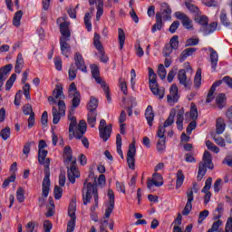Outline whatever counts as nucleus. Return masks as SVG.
I'll use <instances>...</instances> for the list:
<instances>
[{
	"instance_id": "13",
	"label": "nucleus",
	"mask_w": 232,
	"mask_h": 232,
	"mask_svg": "<svg viewBox=\"0 0 232 232\" xmlns=\"http://www.w3.org/2000/svg\"><path fill=\"white\" fill-rule=\"evenodd\" d=\"M93 44L101 54L100 61L104 63H108V56H106L104 47L102 46V43H101V35L97 33L94 34Z\"/></svg>"
},
{
	"instance_id": "60",
	"label": "nucleus",
	"mask_w": 232,
	"mask_h": 232,
	"mask_svg": "<svg viewBox=\"0 0 232 232\" xmlns=\"http://www.w3.org/2000/svg\"><path fill=\"white\" fill-rule=\"evenodd\" d=\"M119 82L121 92L124 93V95H128V85L126 84V81H124L123 78H120Z\"/></svg>"
},
{
	"instance_id": "44",
	"label": "nucleus",
	"mask_w": 232,
	"mask_h": 232,
	"mask_svg": "<svg viewBox=\"0 0 232 232\" xmlns=\"http://www.w3.org/2000/svg\"><path fill=\"white\" fill-rule=\"evenodd\" d=\"M22 18H23V11L16 12L13 18L14 26H16V28H19V26H21V19Z\"/></svg>"
},
{
	"instance_id": "40",
	"label": "nucleus",
	"mask_w": 232,
	"mask_h": 232,
	"mask_svg": "<svg viewBox=\"0 0 232 232\" xmlns=\"http://www.w3.org/2000/svg\"><path fill=\"white\" fill-rule=\"evenodd\" d=\"M98 106H99V101L96 98L91 97V100L87 106V110L89 111H97Z\"/></svg>"
},
{
	"instance_id": "50",
	"label": "nucleus",
	"mask_w": 232,
	"mask_h": 232,
	"mask_svg": "<svg viewBox=\"0 0 232 232\" xmlns=\"http://www.w3.org/2000/svg\"><path fill=\"white\" fill-rule=\"evenodd\" d=\"M16 198L20 203L24 202V188L22 187H19L16 191Z\"/></svg>"
},
{
	"instance_id": "47",
	"label": "nucleus",
	"mask_w": 232,
	"mask_h": 232,
	"mask_svg": "<svg viewBox=\"0 0 232 232\" xmlns=\"http://www.w3.org/2000/svg\"><path fill=\"white\" fill-rule=\"evenodd\" d=\"M158 75L160 79H161L162 81L166 79L167 72H166V68L164 67V64L162 63H160L158 67Z\"/></svg>"
},
{
	"instance_id": "46",
	"label": "nucleus",
	"mask_w": 232,
	"mask_h": 232,
	"mask_svg": "<svg viewBox=\"0 0 232 232\" xmlns=\"http://www.w3.org/2000/svg\"><path fill=\"white\" fill-rule=\"evenodd\" d=\"M77 69L73 63L71 64L69 69V81H73L77 77Z\"/></svg>"
},
{
	"instance_id": "63",
	"label": "nucleus",
	"mask_w": 232,
	"mask_h": 232,
	"mask_svg": "<svg viewBox=\"0 0 232 232\" xmlns=\"http://www.w3.org/2000/svg\"><path fill=\"white\" fill-rule=\"evenodd\" d=\"M53 193H54V198L56 200H59V198H61V197H63V188H61L59 186L56 185L54 187Z\"/></svg>"
},
{
	"instance_id": "22",
	"label": "nucleus",
	"mask_w": 232,
	"mask_h": 232,
	"mask_svg": "<svg viewBox=\"0 0 232 232\" xmlns=\"http://www.w3.org/2000/svg\"><path fill=\"white\" fill-rule=\"evenodd\" d=\"M168 102H179V87L173 84L169 89V94L167 96Z\"/></svg>"
},
{
	"instance_id": "33",
	"label": "nucleus",
	"mask_w": 232,
	"mask_h": 232,
	"mask_svg": "<svg viewBox=\"0 0 232 232\" xmlns=\"http://www.w3.org/2000/svg\"><path fill=\"white\" fill-rule=\"evenodd\" d=\"M176 189H179L182 187V185L184 184V179H186L182 169L178 170V172L176 173Z\"/></svg>"
},
{
	"instance_id": "2",
	"label": "nucleus",
	"mask_w": 232,
	"mask_h": 232,
	"mask_svg": "<svg viewBox=\"0 0 232 232\" xmlns=\"http://www.w3.org/2000/svg\"><path fill=\"white\" fill-rule=\"evenodd\" d=\"M76 109L77 108H73V106H71L68 114V120L71 121L69 124L70 140H72L73 137H75V139H82V136L84 135V133H86V121L81 120L79 124L77 125V118L73 116Z\"/></svg>"
},
{
	"instance_id": "37",
	"label": "nucleus",
	"mask_w": 232,
	"mask_h": 232,
	"mask_svg": "<svg viewBox=\"0 0 232 232\" xmlns=\"http://www.w3.org/2000/svg\"><path fill=\"white\" fill-rule=\"evenodd\" d=\"M118 41L120 44V50H122V48H124V43H126V34L122 28L118 29Z\"/></svg>"
},
{
	"instance_id": "26",
	"label": "nucleus",
	"mask_w": 232,
	"mask_h": 232,
	"mask_svg": "<svg viewBox=\"0 0 232 232\" xmlns=\"http://www.w3.org/2000/svg\"><path fill=\"white\" fill-rule=\"evenodd\" d=\"M210 52V62H211V68L216 71L217 70V64H218V53L215 51L213 48L208 49Z\"/></svg>"
},
{
	"instance_id": "55",
	"label": "nucleus",
	"mask_w": 232,
	"mask_h": 232,
	"mask_svg": "<svg viewBox=\"0 0 232 232\" xmlns=\"http://www.w3.org/2000/svg\"><path fill=\"white\" fill-rule=\"evenodd\" d=\"M179 69L177 68V67H173L170 71H169V74H168V76H167V81L169 82H173V79H175V76L177 75V71H178Z\"/></svg>"
},
{
	"instance_id": "7",
	"label": "nucleus",
	"mask_w": 232,
	"mask_h": 232,
	"mask_svg": "<svg viewBox=\"0 0 232 232\" xmlns=\"http://www.w3.org/2000/svg\"><path fill=\"white\" fill-rule=\"evenodd\" d=\"M107 197H109V204L107 206V208L105 209L103 220L101 225L104 227L108 226V218H110V216L111 215V213H113V209H115V193H113L112 189L108 190Z\"/></svg>"
},
{
	"instance_id": "53",
	"label": "nucleus",
	"mask_w": 232,
	"mask_h": 232,
	"mask_svg": "<svg viewBox=\"0 0 232 232\" xmlns=\"http://www.w3.org/2000/svg\"><path fill=\"white\" fill-rule=\"evenodd\" d=\"M101 86L106 95L108 102H111V96H110V86H108V83L106 82H103Z\"/></svg>"
},
{
	"instance_id": "34",
	"label": "nucleus",
	"mask_w": 232,
	"mask_h": 232,
	"mask_svg": "<svg viewBox=\"0 0 232 232\" xmlns=\"http://www.w3.org/2000/svg\"><path fill=\"white\" fill-rule=\"evenodd\" d=\"M216 128V133H218V135H222V133H224L226 130V122H224V119L218 118L217 120Z\"/></svg>"
},
{
	"instance_id": "24",
	"label": "nucleus",
	"mask_w": 232,
	"mask_h": 232,
	"mask_svg": "<svg viewBox=\"0 0 232 232\" xmlns=\"http://www.w3.org/2000/svg\"><path fill=\"white\" fill-rule=\"evenodd\" d=\"M60 33L62 37L65 39H70L72 34L70 33V24L68 22H63L60 24Z\"/></svg>"
},
{
	"instance_id": "42",
	"label": "nucleus",
	"mask_w": 232,
	"mask_h": 232,
	"mask_svg": "<svg viewBox=\"0 0 232 232\" xmlns=\"http://www.w3.org/2000/svg\"><path fill=\"white\" fill-rule=\"evenodd\" d=\"M194 84L197 88H200L202 84V69L198 68L197 70L195 78H194Z\"/></svg>"
},
{
	"instance_id": "62",
	"label": "nucleus",
	"mask_w": 232,
	"mask_h": 232,
	"mask_svg": "<svg viewBox=\"0 0 232 232\" xmlns=\"http://www.w3.org/2000/svg\"><path fill=\"white\" fill-rule=\"evenodd\" d=\"M166 127L160 125L157 132L158 139H166Z\"/></svg>"
},
{
	"instance_id": "5",
	"label": "nucleus",
	"mask_w": 232,
	"mask_h": 232,
	"mask_svg": "<svg viewBox=\"0 0 232 232\" xmlns=\"http://www.w3.org/2000/svg\"><path fill=\"white\" fill-rule=\"evenodd\" d=\"M149 70V86L150 88L151 92L159 99H164L165 89L164 87H160L157 82V74L155 71L151 67L148 68Z\"/></svg>"
},
{
	"instance_id": "8",
	"label": "nucleus",
	"mask_w": 232,
	"mask_h": 232,
	"mask_svg": "<svg viewBox=\"0 0 232 232\" xmlns=\"http://www.w3.org/2000/svg\"><path fill=\"white\" fill-rule=\"evenodd\" d=\"M193 192L198 193V184H197V182H194L193 187L191 188H188L187 191V204L182 211V215H184L185 217H188V215L191 213V209H193V205L191 204V202H193L195 198L193 196Z\"/></svg>"
},
{
	"instance_id": "12",
	"label": "nucleus",
	"mask_w": 232,
	"mask_h": 232,
	"mask_svg": "<svg viewBox=\"0 0 232 232\" xmlns=\"http://www.w3.org/2000/svg\"><path fill=\"white\" fill-rule=\"evenodd\" d=\"M112 125H106V120H101L99 125L100 137L102 139L103 142H106L108 139L111 136Z\"/></svg>"
},
{
	"instance_id": "29",
	"label": "nucleus",
	"mask_w": 232,
	"mask_h": 232,
	"mask_svg": "<svg viewBox=\"0 0 232 232\" xmlns=\"http://www.w3.org/2000/svg\"><path fill=\"white\" fill-rule=\"evenodd\" d=\"M164 20L160 18V14H156V23L152 25L151 32L155 34L157 30H162V26H164Z\"/></svg>"
},
{
	"instance_id": "45",
	"label": "nucleus",
	"mask_w": 232,
	"mask_h": 232,
	"mask_svg": "<svg viewBox=\"0 0 232 232\" xmlns=\"http://www.w3.org/2000/svg\"><path fill=\"white\" fill-rule=\"evenodd\" d=\"M15 79H17V74L13 73L11 77L7 80L5 83L6 92H10V90H12V86H14V82H15Z\"/></svg>"
},
{
	"instance_id": "36",
	"label": "nucleus",
	"mask_w": 232,
	"mask_h": 232,
	"mask_svg": "<svg viewBox=\"0 0 232 232\" xmlns=\"http://www.w3.org/2000/svg\"><path fill=\"white\" fill-rule=\"evenodd\" d=\"M185 6L188 8L190 14H193L195 17L198 15L200 13V9L191 2H185Z\"/></svg>"
},
{
	"instance_id": "17",
	"label": "nucleus",
	"mask_w": 232,
	"mask_h": 232,
	"mask_svg": "<svg viewBox=\"0 0 232 232\" xmlns=\"http://www.w3.org/2000/svg\"><path fill=\"white\" fill-rule=\"evenodd\" d=\"M178 80L179 82V84L181 86H184L186 90H191V78H188V75L186 74V70L181 69L178 72Z\"/></svg>"
},
{
	"instance_id": "16",
	"label": "nucleus",
	"mask_w": 232,
	"mask_h": 232,
	"mask_svg": "<svg viewBox=\"0 0 232 232\" xmlns=\"http://www.w3.org/2000/svg\"><path fill=\"white\" fill-rule=\"evenodd\" d=\"M171 7L169 6V4L163 2L160 4V12H158L156 14H160V19L163 21H171V14H172Z\"/></svg>"
},
{
	"instance_id": "27",
	"label": "nucleus",
	"mask_w": 232,
	"mask_h": 232,
	"mask_svg": "<svg viewBox=\"0 0 232 232\" xmlns=\"http://www.w3.org/2000/svg\"><path fill=\"white\" fill-rule=\"evenodd\" d=\"M145 118L149 126H153V119H155V113H153V107L149 105L145 111Z\"/></svg>"
},
{
	"instance_id": "59",
	"label": "nucleus",
	"mask_w": 232,
	"mask_h": 232,
	"mask_svg": "<svg viewBox=\"0 0 232 232\" xmlns=\"http://www.w3.org/2000/svg\"><path fill=\"white\" fill-rule=\"evenodd\" d=\"M198 43V38H188L185 43V47L188 48V46H197Z\"/></svg>"
},
{
	"instance_id": "41",
	"label": "nucleus",
	"mask_w": 232,
	"mask_h": 232,
	"mask_svg": "<svg viewBox=\"0 0 232 232\" xmlns=\"http://www.w3.org/2000/svg\"><path fill=\"white\" fill-rule=\"evenodd\" d=\"M222 213H224V203H218L217 208L215 209L214 220L222 218Z\"/></svg>"
},
{
	"instance_id": "20",
	"label": "nucleus",
	"mask_w": 232,
	"mask_h": 232,
	"mask_svg": "<svg viewBox=\"0 0 232 232\" xmlns=\"http://www.w3.org/2000/svg\"><path fill=\"white\" fill-rule=\"evenodd\" d=\"M74 61L78 70H81L84 73L88 72V69L86 68V63H84V58H82V54H81V53H75Z\"/></svg>"
},
{
	"instance_id": "48",
	"label": "nucleus",
	"mask_w": 232,
	"mask_h": 232,
	"mask_svg": "<svg viewBox=\"0 0 232 232\" xmlns=\"http://www.w3.org/2000/svg\"><path fill=\"white\" fill-rule=\"evenodd\" d=\"M90 19H92V13H86L84 15V24L88 32H92V22H90Z\"/></svg>"
},
{
	"instance_id": "38",
	"label": "nucleus",
	"mask_w": 232,
	"mask_h": 232,
	"mask_svg": "<svg viewBox=\"0 0 232 232\" xmlns=\"http://www.w3.org/2000/svg\"><path fill=\"white\" fill-rule=\"evenodd\" d=\"M116 148L118 155H120L121 159H124V154L122 153V137L121 134H117L116 136Z\"/></svg>"
},
{
	"instance_id": "14",
	"label": "nucleus",
	"mask_w": 232,
	"mask_h": 232,
	"mask_svg": "<svg viewBox=\"0 0 232 232\" xmlns=\"http://www.w3.org/2000/svg\"><path fill=\"white\" fill-rule=\"evenodd\" d=\"M135 155H137V148L134 143H130L127 151V163L130 169H135Z\"/></svg>"
},
{
	"instance_id": "39",
	"label": "nucleus",
	"mask_w": 232,
	"mask_h": 232,
	"mask_svg": "<svg viewBox=\"0 0 232 232\" xmlns=\"http://www.w3.org/2000/svg\"><path fill=\"white\" fill-rule=\"evenodd\" d=\"M175 115H177V111H175V109H172L168 119L165 121L163 124L164 128H168V126H171V124L175 122Z\"/></svg>"
},
{
	"instance_id": "10",
	"label": "nucleus",
	"mask_w": 232,
	"mask_h": 232,
	"mask_svg": "<svg viewBox=\"0 0 232 232\" xmlns=\"http://www.w3.org/2000/svg\"><path fill=\"white\" fill-rule=\"evenodd\" d=\"M69 98L72 99L71 102L73 108H79V105L81 104V92L77 91V86L75 85V82H72L69 86Z\"/></svg>"
},
{
	"instance_id": "52",
	"label": "nucleus",
	"mask_w": 232,
	"mask_h": 232,
	"mask_svg": "<svg viewBox=\"0 0 232 232\" xmlns=\"http://www.w3.org/2000/svg\"><path fill=\"white\" fill-rule=\"evenodd\" d=\"M220 21L223 26H230L231 23L227 20V14L226 11H222L220 14Z\"/></svg>"
},
{
	"instance_id": "54",
	"label": "nucleus",
	"mask_w": 232,
	"mask_h": 232,
	"mask_svg": "<svg viewBox=\"0 0 232 232\" xmlns=\"http://www.w3.org/2000/svg\"><path fill=\"white\" fill-rule=\"evenodd\" d=\"M169 46L172 47L173 50H178L179 48V35H174L169 41Z\"/></svg>"
},
{
	"instance_id": "11",
	"label": "nucleus",
	"mask_w": 232,
	"mask_h": 232,
	"mask_svg": "<svg viewBox=\"0 0 232 232\" xmlns=\"http://www.w3.org/2000/svg\"><path fill=\"white\" fill-rule=\"evenodd\" d=\"M75 211H77V203L75 200H72L70 203L68 209V215L71 218V220L67 225V232H73V229H75V220L77 219V217H75Z\"/></svg>"
},
{
	"instance_id": "49",
	"label": "nucleus",
	"mask_w": 232,
	"mask_h": 232,
	"mask_svg": "<svg viewBox=\"0 0 232 232\" xmlns=\"http://www.w3.org/2000/svg\"><path fill=\"white\" fill-rule=\"evenodd\" d=\"M190 119H192V121H197V119H198V111L197 110V105L195 103H192L190 108Z\"/></svg>"
},
{
	"instance_id": "32",
	"label": "nucleus",
	"mask_w": 232,
	"mask_h": 232,
	"mask_svg": "<svg viewBox=\"0 0 232 232\" xmlns=\"http://www.w3.org/2000/svg\"><path fill=\"white\" fill-rule=\"evenodd\" d=\"M53 96L54 99H60L59 101H63V99L65 98L64 92H63V85H56L55 89L53 91Z\"/></svg>"
},
{
	"instance_id": "28",
	"label": "nucleus",
	"mask_w": 232,
	"mask_h": 232,
	"mask_svg": "<svg viewBox=\"0 0 232 232\" xmlns=\"http://www.w3.org/2000/svg\"><path fill=\"white\" fill-rule=\"evenodd\" d=\"M178 130L182 131L184 126V109H180L177 111V121Z\"/></svg>"
},
{
	"instance_id": "19",
	"label": "nucleus",
	"mask_w": 232,
	"mask_h": 232,
	"mask_svg": "<svg viewBox=\"0 0 232 232\" xmlns=\"http://www.w3.org/2000/svg\"><path fill=\"white\" fill-rule=\"evenodd\" d=\"M89 5L93 6L96 5L97 13H96V21H101V16L104 14V1L102 0H89Z\"/></svg>"
},
{
	"instance_id": "3",
	"label": "nucleus",
	"mask_w": 232,
	"mask_h": 232,
	"mask_svg": "<svg viewBox=\"0 0 232 232\" xmlns=\"http://www.w3.org/2000/svg\"><path fill=\"white\" fill-rule=\"evenodd\" d=\"M82 191L84 206H88V204L92 202V195H93L94 207H92L91 210L94 211L95 208H99V191L97 190V183L88 182V179H86L83 183V188Z\"/></svg>"
},
{
	"instance_id": "1",
	"label": "nucleus",
	"mask_w": 232,
	"mask_h": 232,
	"mask_svg": "<svg viewBox=\"0 0 232 232\" xmlns=\"http://www.w3.org/2000/svg\"><path fill=\"white\" fill-rule=\"evenodd\" d=\"M48 145L44 140H41L38 144V162L44 167V178L42 183L43 197L46 198L50 193V158L48 156V150H44Z\"/></svg>"
},
{
	"instance_id": "18",
	"label": "nucleus",
	"mask_w": 232,
	"mask_h": 232,
	"mask_svg": "<svg viewBox=\"0 0 232 232\" xmlns=\"http://www.w3.org/2000/svg\"><path fill=\"white\" fill-rule=\"evenodd\" d=\"M164 180L162 179V175L159 173H154L152 176V179H148L147 181V188L148 189H151L153 186H156L157 188H160V186H163Z\"/></svg>"
},
{
	"instance_id": "30",
	"label": "nucleus",
	"mask_w": 232,
	"mask_h": 232,
	"mask_svg": "<svg viewBox=\"0 0 232 232\" xmlns=\"http://www.w3.org/2000/svg\"><path fill=\"white\" fill-rule=\"evenodd\" d=\"M23 66H24V60L23 59V54L19 53L14 66L15 73H21V72H23Z\"/></svg>"
},
{
	"instance_id": "25",
	"label": "nucleus",
	"mask_w": 232,
	"mask_h": 232,
	"mask_svg": "<svg viewBox=\"0 0 232 232\" xmlns=\"http://www.w3.org/2000/svg\"><path fill=\"white\" fill-rule=\"evenodd\" d=\"M197 52V48L195 47H189L182 51L181 54L179 55V63H184L188 57H190V55H193Z\"/></svg>"
},
{
	"instance_id": "21",
	"label": "nucleus",
	"mask_w": 232,
	"mask_h": 232,
	"mask_svg": "<svg viewBox=\"0 0 232 232\" xmlns=\"http://www.w3.org/2000/svg\"><path fill=\"white\" fill-rule=\"evenodd\" d=\"M68 41H70V38H64V37H61L60 38V48H61V52L65 56V57H69V53L72 50V47L70 46V44H68Z\"/></svg>"
},
{
	"instance_id": "9",
	"label": "nucleus",
	"mask_w": 232,
	"mask_h": 232,
	"mask_svg": "<svg viewBox=\"0 0 232 232\" xmlns=\"http://www.w3.org/2000/svg\"><path fill=\"white\" fill-rule=\"evenodd\" d=\"M52 113L53 123L59 124L61 117H64V115H66V103H64V101H58V110L57 107L53 106Z\"/></svg>"
},
{
	"instance_id": "56",
	"label": "nucleus",
	"mask_w": 232,
	"mask_h": 232,
	"mask_svg": "<svg viewBox=\"0 0 232 232\" xmlns=\"http://www.w3.org/2000/svg\"><path fill=\"white\" fill-rule=\"evenodd\" d=\"M157 150L160 152H162L164 150H166V139H159L157 142Z\"/></svg>"
},
{
	"instance_id": "31",
	"label": "nucleus",
	"mask_w": 232,
	"mask_h": 232,
	"mask_svg": "<svg viewBox=\"0 0 232 232\" xmlns=\"http://www.w3.org/2000/svg\"><path fill=\"white\" fill-rule=\"evenodd\" d=\"M226 101H227V98L226 97L225 93H219L216 97V104L219 110L226 107Z\"/></svg>"
},
{
	"instance_id": "35",
	"label": "nucleus",
	"mask_w": 232,
	"mask_h": 232,
	"mask_svg": "<svg viewBox=\"0 0 232 232\" xmlns=\"http://www.w3.org/2000/svg\"><path fill=\"white\" fill-rule=\"evenodd\" d=\"M87 122L91 128H95V124L97 122V111L88 112Z\"/></svg>"
},
{
	"instance_id": "61",
	"label": "nucleus",
	"mask_w": 232,
	"mask_h": 232,
	"mask_svg": "<svg viewBox=\"0 0 232 232\" xmlns=\"http://www.w3.org/2000/svg\"><path fill=\"white\" fill-rule=\"evenodd\" d=\"M213 183V179L212 178H208L206 182H205V186L202 188V193H208V191H209V189H211V184Z\"/></svg>"
},
{
	"instance_id": "43",
	"label": "nucleus",
	"mask_w": 232,
	"mask_h": 232,
	"mask_svg": "<svg viewBox=\"0 0 232 232\" xmlns=\"http://www.w3.org/2000/svg\"><path fill=\"white\" fill-rule=\"evenodd\" d=\"M195 21L198 24H201V26H206V24H208L209 19H208V16L201 15L200 14L195 16Z\"/></svg>"
},
{
	"instance_id": "6",
	"label": "nucleus",
	"mask_w": 232,
	"mask_h": 232,
	"mask_svg": "<svg viewBox=\"0 0 232 232\" xmlns=\"http://www.w3.org/2000/svg\"><path fill=\"white\" fill-rule=\"evenodd\" d=\"M203 161L199 162L198 165V180L200 181L202 179H204V176L206 175L208 169H213V158L211 157V153L209 151L205 150L203 154ZM208 168V169H206Z\"/></svg>"
},
{
	"instance_id": "23",
	"label": "nucleus",
	"mask_w": 232,
	"mask_h": 232,
	"mask_svg": "<svg viewBox=\"0 0 232 232\" xmlns=\"http://www.w3.org/2000/svg\"><path fill=\"white\" fill-rule=\"evenodd\" d=\"M91 72L97 84L102 85L103 82H106L105 81L102 80V78H101V72H99V67L97 65L95 64L91 65Z\"/></svg>"
},
{
	"instance_id": "58",
	"label": "nucleus",
	"mask_w": 232,
	"mask_h": 232,
	"mask_svg": "<svg viewBox=\"0 0 232 232\" xmlns=\"http://www.w3.org/2000/svg\"><path fill=\"white\" fill-rule=\"evenodd\" d=\"M208 217H209V211L208 210H203L199 213V217L198 219V224H202V222H204V220H206V218H208Z\"/></svg>"
},
{
	"instance_id": "51",
	"label": "nucleus",
	"mask_w": 232,
	"mask_h": 232,
	"mask_svg": "<svg viewBox=\"0 0 232 232\" xmlns=\"http://www.w3.org/2000/svg\"><path fill=\"white\" fill-rule=\"evenodd\" d=\"M0 137L3 140H8L10 139V127H5L0 131Z\"/></svg>"
},
{
	"instance_id": "4",
	"label": "nucleus",
	"mask_w": 232,
	"mask_h": 232,
	"mask_svg": "<svg viewBox=\"0 0 232 232\" xmlns=\"http://www.w3.org/2000/svg\"><path fill=\"white\" fill-rule=\"evenodd\" d=\"M63 156L65 157V163H70V167H67V177L69 181H71L72 184H75V179H79L81 177V174L79 173V170H77V167L75 164H77V161L73 160V157L72 156V148L70 146H66L63 149Z\"/></svg>"
},
{
	"instance_id": "64",
	"label": "nucleus",
	"mask_w": 232,
	"mask_h": 232,
	"mask_svg": "<svg viewBox=\"0 0 232 232\" xmlns=\"http://www.w3.org/2000/svg\"><path fill=\"white\" fill-rule=\"evenodd\" d=\"M220 226H222V221L220 219H218L216 222L213 223L211 228H209L210 231H218L220 232Z\"/></svg>"
},
{
	"instance_id": "57",
	"label": "nucleus",
	"mask_w": 232,
	"mask_h": 232,
	"mask_svg": "<svg viewBox=\"0 0 232 232\" xmlns=\"http://www.w3.org/2000/svg\"><path fill=\"white\" fill-rule=\"evenodd\" d=\"M206 146H207L208 150H210V151H214V153H218V151H220V149H218V147H217L215 144H213V142H211V140H207Z\"/></svg>"
},
{
	"instance_id": "15",
	"label": "nucleus",
	"mask_w": 232,
	"mask_h": 232,
	"mask_svg": "<svg viewBox=\"0 0 232 232\" xmlns=\"http://www.w3.org/2000/svg\"><path fill=\"white\" fill-rule=\"evenodd\" d=\"M174 15L176 19L181 21V24L184 26V28H186V30H193V21H191V19L188 17V14L178 11L174 14Z\"/></svg>"
}]
</instances>
